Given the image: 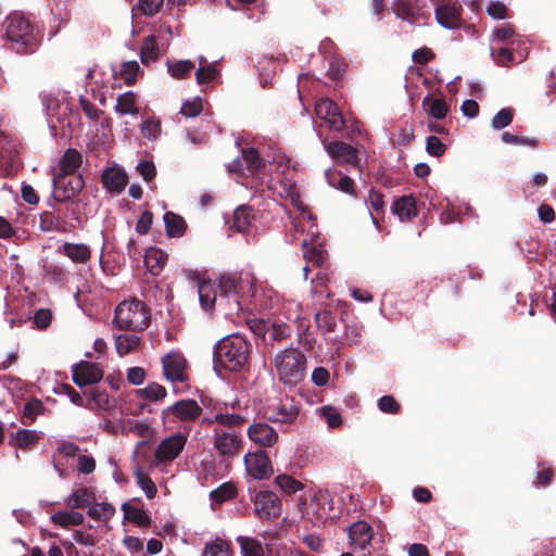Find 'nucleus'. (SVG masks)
<instances>
[{
    "mask_svg": "<svg viewBox=\"0 0 556 556\" xmlns=\"http://www.w3.org/2000/svg\"><path fill=\"white\" fill-rule=\"evenodd\" d=\"M292 204L296 213L293 220V229L295 232L293 238L298 239V233L306 232V236L302 239L301 243L304 252V258L307 263L320 265L325 258V250L321 244L316 243V239L318 237L317 225L312 217V214L298 197L292 198Z\"/></svg>",
    "mask_w": 556,
    "mask_h": 556,
    "instance_id": "obj_1",
    "label": "nucleus"
},
{
    "mask_svg": "<svg viewBox=\"0 0 556 556\" xmlns=\"http://www.w3.org/2000/svg\"><path fill=\"white\" fill-rule=\"evenodd\" d=\"M46 113L53 137L66 138L77 122L78 113L74 110L72 99L66 92H58L45 98Z\"/></svg>",
    "mask_w": 556,
    "mask_h": 556,
    "instance_id": "obj_2",
    "label": "nucleus"
},
{
    "mask_svg": "<svg viewBox=\"0 0 556 556\" xmlns=\"http://www.w3.org/2000/svg\"><path fill=\"white\" fill-rule=\"evenodd\" d=\"M249 354L250 345L243 337L228 336L217 343L215 362L227 370L238 371L247 365Z\"/></svg>",
    "mask_w": 556,
    "mask_h": 556,
    "instance_id": "obj_3",
    "label": "nucleus"
},
{
    "mask_svg": "<svg viewBox=\"0 0 556 556\" xmlns=\"http://www.w3.org/2000/svg\"><path fill=\"white\" fill-rule=\"evenodd\" d=\"M5 36L11 49L17 53L33 52L37 47V36L30 22L20 13H13L7 18Z\"/></svg>",
    "mask_w": 556,
    "mask_h": 556,
    "instance_id": "obj_4",
    "label": "nucleus"
},
{
    "mask_svg": "<svg viewBox=\"0 0 556 556\" xmlns=\"http://www.w3.org/2000/svg\"><path fill=\"white\" fill-rule=\"evenodd\" d=\"M149 320L146 304L137 299L123 301L115 309L114 324L118 329L142 331L149 326Z\"/></svg>",
    "mask_w": 556,
    "mask_h": 556,
    "instance_id": "obj_5",
    "label": "nucleus"
},
{
    "mask_svg": "<svg viewBox=\"0 0 556 556\" xmlns=\"http://www.w3.org/2000/svg\"><path fill=\"white\" fill-rule=\"evenodd\" d=\"M273 363L280 380L285 383L296 384L304 379L305 356L300 350L289 348L279 351L274 356Z\"/></svg>",
    "mask_w": 556,
    "mask_h": 556,
    "instance_id": "obj_6",
    "label": "nucleus"
},
{
    "mask_svg": "<svg viewBox=\"0 0 556 556\" xmlns=\"http://www.w3.org/2000/svg\"><path fill=\"white\" fill-rule=\"evenodd\" d=\"M219 289L223 292L219 298V304L222 305L224 299H226L230 313H233L241 309L244 296L253 295V279L249 275L240 279L230 276L223 277L219 282Z\"/></svg>",
    "mask_w": 556,
    "mask_h": 556,
    "instance_id": "obj_7",
    "label": "nucleus"
},
{
    "mask_svg": "<svg viewBox=\"0 0 556 556\" xmlns=\"http://www.w3.org/2000/svg\"><path fill=\"white\" fill-rule=\"evenodd\" d=\"M262 414L271 422L292 424L299 416V407L292 397L285 395L268 400Z\"/></svg>",
    "mask_w": 556,
    "mask_h": 556,
    "instance_id": "obj_8",
    "label": "nucleus"
},
{
    "mask_svg": "<svg viewBox=\"0 0 556 556\" xmlns=\"http://www.w3.org/2000/svg\"><path fill=\"white\" fill-rule=\"evenodd\" d=\"M162 374L170 383L185 382L188 379V361L178 350H170L161 357Z\"/></svg>",
    "mask_w": 556,
    "mask_h": 556,
    "instance_id": "obj_9",
    "label": "nucleus"
},
{
    "mask_svg": "<svg viewBox=\"0 0 556 556\" xmlns=\"http://www.w3.org/2000/svg\"><path fill=\"white\" fill-rule=\"evenodd\" d=\"M187 443V435L176 432L164 438L154 451L153 465L168 464L174 462L184 451Z\"/></svg>",
    "mask_w": 556,
    "mask_h": 556,
    "instance_id": "obj_10",
    "label": "nucleus"
},
{
    "mask_svg": "<svg viewBox=\"0 0 556 556\" xmlns=\"http://www.w3.org/2000/svg\"><path fill=\"white\" fill-rule=\"evenodd\" d=\"M213 443L216 452L223 458L231 459L242 450V438L232 430H214Z\"/></svg>",
    "mask_w": 556,
    "mask_h": 556,
    "instance_id": "obj_11",
    "label": "nucleus"
},
{
    "mask_svg": "<svg viewBox=\"0 0 556 556\" xmlns=\"http://www.w3.org/2000/svg\"><path fill=\"white\" fill-rule=\"evenodd\" d=\"M86 408L97 412L99 415L117 417V400L106 391L92 388L86 393Z\"/></svg>",
    "mask_w": 556,
    "mask_h": 556,
    "instance_id": "obj_12",
    "label": "nucleus"
},
{
    "mask_svg": "<svg viewBox=\"0 0 556 556\" xmlns=\"http://www.w3.org/2000/svg\"><path fill=\"white\" fill-rule=\"evenodd\" d=\"M435 3V18L447 29H455L462 25V5L457 0H433Z\"/></svg>",
    "mask_w": 556,
    "mask_h": 556,
    "instance_id": "obj_13",
    "label": "nucleus"
},
{
    "mask_svg": "<svg viewBox=\"0 0 556 556\" xmlns=\"http://www.w3.org/2000/svg\"><path fill=\"white\" fill-rule=\"evenodd\" d=\"M254 514L260 519L278 518L281 514V502L278 496L270 491H260L253 498Z\"/></svg>",
    "mask_w": 556,
    "mask_h": 556,
    "instance_id": "obj_14",
    "label": "nucleus"
},
{
    "mask_svg": "<svg viewBox=\"0 0 556 556\" xmlns=\"http://www.w3.org/2000/svg\"><path fill=\"white\" fill-rule=\"evenodd\" d=\"M84 187L80 176L62 175L53 179V197L63 202L74 198Z\"/></svg>",
    "mask_w": 556,
    "mask_h": 556,
    "instance_id": "obj_15",
    "label": "nucleus"
},
{
    "mask_svg": "<svg viewBox=\"0 0 556 556\" xmlns=\"http://www.w3.org/2000/svg\"><path fill=\"white\" fill-rule=\"evenodd\" d=\"M315 113L331 130L337 131L344 127L342 114L339 112L337 104L328 98H323L317 101Z\"/></svg>",
    "mask_w": 556,
    "mask_h": 556,
    "instance_id": "obj_16",
    "label": "nucleus"
},
{
    "mask_svg": "<svg viewBox=\"0 0 556 556\" xmlns=\"http://www.w3.org/2000/svg\"><path fill=\"white\" fill-rule=\"evenodd\" d=\"M244 466L248 475L256 480L265 479L271 472L270 460L263 451L245 454Z\"/></svg>",
    "mask_w": 556,
    "mask_h": 556,
    "instance_id": "obj_17",
    "label": "nucleus"
},
{
    "mask_svg": "<svg viewBox=\"0 0 556 556\" xmlns=\"http://www.w3.org/2000/svg\"><path fill=\"white\" fill-rule=\"evenodd\" d=\"M73 381L78 387L99 382L103 378V370L97 364L80 362L73 366Z\"/></svg>",
    "mask_w": 556,
    "mask_h": 556,
    "instance_id": "obj_18",
    "label": "nucleus"
},
{
    "mask_svg": "<svg viewBox=\"0 0 556 556\" xmlns=\"http://www.w3.org/2000/svg\"><path fill=\"white\" fill-rule=\"evenodd\" d=\"M248 437L262 447H271L278 442L277 431L266 422H254L248 428Z\"/></svg>",
    "mask_w": 556,
    "mask_h": 556,
    "instance_id": "obj_19",
    "label": "nucleus"
},
{
    "mask_svg": "<svg viewBox=\"0 0 556 556\" xmlns=\"http://www.w3.org/2000/svg\"><path fill=\"white\" fill-rule=\"evenodd\" d=\"M331 496L328 492H318L311 500L305 514L317 521H325L331 517Z\"/></svg>",
    "mask_w": 556,
    "mask_h": 556,
    "instance_id": "obj_20",
    "label": "nucleus"
},
{
    "mask_svg": "<svg viewBox=\"0 0 556 556\" xmlns=\"http://www.w3.org/2000/svg\"><path fill=\"white\" fill-rule=\"evenodd\" d=\"M166 46H168V39L162 37L159 41L154 35L146 37L140 49L141 62L144 65L155 62L163 54Z\"/></svg>",
    "mask_w": 556,
    "mask_h": 556,
    "instance_id": "obj_21",
    "label": "nucleus"
},
{
    "mask_svg": "<svg viewBox=\"0 0 556 556\" xmlns=\"http://www.w3.org/2000/svg\"><path fill=\"white\" fill-rule=\"evenodd\" d=\"M372 538L374 530L366 521H356L349 528L350 544L354 548H367Z\"/></svg>",
    "mask_w": 556,
    "mask_h": 556,
    "instance_id": "obj_22",
    "label": "nucleus"
},
{
    "mask_svg": "<svg viewBox=\"0 0 556 556\" xmlns=\"http://www.w3.org/2000/svg\"><path fill=\"white\" fill-rule=\"evenodd\" d=\"M324 144L331 157L353 166L358 165V151L350 144L340 141Z\"/></svg>",
    "mask_w": 556,
    "mask_h": 556,
    "instance_id": "obj_23",
    "label": "nucleus"
},
{
    "mask_svg": "<svg viewBox=\"0 0 556 556\" xmlns=\"http://www.w3.org/2000/svg\"><path fill=\"white\" fill-rule=\"evenodd\" d=\"M202 408L194 400H181L168 406L163 413L173 414L181 420H192L200 416Z\"/></svg>",
    "mask_w": 556,
    "mask_h": 556,
    "instance_id": "obj_24",
    "label": "nucleus"
},
{
    "mask_svg": "<svg viewBox=\"0 0 556 556\" xmlns=\"http://www.w3.org/2000/svg\"><path fill=\"white\" fill-rule=\"evenodd\" d=\"M146 408L144 403L141 397L136 396V390L132 394H130L123 403L119 404L117 410V419L121 422H125L129 420V417L139 416L143 413Z\"/></svg>",
    "mask_w": 556,
    "mask_h": 556,
    "instance_id": "obj_25",
    "label": "nucleus"
},
{
    "mask_svg": "<svg viewBox=\"0 0 556 556\" xmlns=\"http://www.w3.org/2000/svg\"><path fill=\"white\" fill-rule=\"evenodd\" d=\"M74 263H87L91 257V250L85 243L66 242L58 250Z\"/></svg>",
    "mask_w": 556,
    "mask_h": 556,
    "instance_id": "obj_26",
    "label": "nucleus"
},
{
    "mask_svg": "<svg viewBox=\"0 0 556 556\" xmlns=\"http://www.w3.org/2000/svg\"><path fill=\"white\" fill-rule=\"evenodd\" d=\"M102 184L108 190L119 192L126 186V174L121 168H106L102 174Z\"/></svg>",
    "mask_w": 556,
    "mask_h": 556,
    "instance_id": "obj_27",
    "label": "nucleus"
},
{
    "mask_svg": "<svg viewBox=\"0 0 556 556\" xmlns=\"http://www.w3.org/2000/svg\"><path fill=\"white\" fill-rule=\"evenodd\" d=\"M167 254L157 248L149 249L144 254V264L153 276L160 275L167 262Z\"/></svg>",
    "mask_w": 556,
    "mask_h": 556,
    "instance_id": "obj_28",
    "label": "nucleus"
},
{
    "mask_svg": "<svg viewBox=\"0 0 556 556\" xmlns=\"http://www.w3.org/2000/svg\"><path fill=\"white\" fill-rule=\"evenodd\" d=\"M199 301L203 309L210 311L217 301V288L211 280H202L198 286Z\"/></svg>",
    "mask_w": 556,
    "mask_h": 556,
    "instance_id": "obj_29",
    "label": "nucleus"
},
{
    "mask_svg": "<svg viewBox=\"0 0 556 556\" xmlns=\"http://www.w3.org/2000/svg\"><path fill=\"white\" fill-rule=\"evenodd\" d=\"M50 519L55 526L68 528L72 526L81 525L85 520V517L81 513L75 511L72 508L56 511L55 514L51 515Z\"/></svg>",
    "mask_w": 556,
    "mask_h": 556,
    "instance_id": "obj_30",
    "label": "nucleus"
},
{
    "mask_svg": "<svg viewBox=\"0 0 556 556\" xmlns=\"http://www.w3.org/2000/svg\"><path fill=\"white\" fill-rule=\"evenodd\" d=\"M422 109L434 119H443L448 112V105L442 98L427 96L422 100Z\"/></svg>",
    "mask_w": 556,
    "mask_h": 556,
    "instance_id": "obj_31",
    "label": "nucleus"
},
{
    "mask_svg": "<svg viewBox=\"0 0 556 556\" xmlns=\"http://www.w3.org/2000/svg\"><path fill=\"white\" fill-rule=\"evenodd\" d=\"M166 233L168 237L172 238H179L182 237L186 232V223L185 219L174 213V212H166L163 216Z\"/></svg>",
    "mask_w": 556,
    "mask_h": 556,
    "instance_id": "obj_32",
    "label": "nucleus"
},
{
    "mask_svg": "<svg viewBox=\"0 0 556 556\" xmlns=\"http://www.w3.org/2000/svg\"><path fill=\"white\" fill-rule=\"evenodd\" d=\"M325 175L328 184L333 188L349 194H352L354 192V184L349 176L343 175L342 173L334 169L326 170Z\"/></svg>",
    "mask_w": 556,
    "mask_h": 556,
    "instance_id": "obj_33",
    "label": "nucleus"
},
{
    "mask_svg": "<svg viewBox=\"0 0 556 556\" xmlns=\"http://www.w3.org/2000/svg\"><path fill=\"white\" fill-rule=\"evenodd\" d=\"M392 211L401 220H409L417 214L415 200L412 197H402L394 203Z\"/></svg>",
    "mask_w": 556,
    "mask_h": 556,
    "instance_id": "obj_34",
    "label": "nucleus"
},
{
    "mask_svg": "<svg viewBox=\"0 0 556 556\" xmlns=\"http://www.w3.org/2000/svg\"><path fill=\"white\" fill-rule=\"evenodd\" d=\"M265 162L268 163L270 170L279 175H287L291 169V160L281 151L267 154Z\"/></svg>",
    "mask_w": 556,
    "mask_h": 556,
    "instance_id": "obj_35",
    "label": "nucleus"
},
{
    "mask_svg": "<svg viewBox=\"0 0 556 556\" xmlns=\"http://www.w3.org/2000/svg\"><path fill=\"white\" fill-rule=\"evenodd\" d=\"M40 439V434L35 430L21 429L11 435V443L21 448L33 447Z\"/></svg>",
    "mask_w": 556,
    "mask_h": 556,
    "instance_id": "obj_36",
    "label": "nucleus"
},
{
    "mask_svg": "<svg viewBox=\"0 0 556 556\" xmlns=\"http://www.w3.org/2000/svg\"><path fill=\"white\" fill-rule=\"evenodd\" d=\"M116 113L125 115H136L138 113V106L136 104V94L132 91L122 93L116 99L114 106Z\"/></svg>",
    "mask_w": 556,
    "mask_h": 556,
    "instance_id": "obj_37",
    "label": "nucleus"
},
{
    "mask_svg": "<svg viewBox=\"0 0 556 556\" xmlns=\"http://www.w3.org/2000/svg\"><path fill=\"white\" fill-rule=\"evenodd\" d=\"M415 4L416 0H395L394 12L400 18L413 23L418 17V10Z\"/></svg>",
    "mask_w": 556,
    "mask_h": 556,
    "instance_id": "obj_38",
    "label": "nucleus"
},
{
    "mask_svg": "<svg viewBox=\"0 0 556 556\" xmlns=\"http://www.w3.org/2000/svg\"><path fill=\"white\" fill-rule=\"evenodd\" d=\"M166 395V389L157 382H150L147 387L136 390L137 397L151 402L162 401Z\"/></svg>",
    "mask_w": 556,
    "mask_h": 556,
    "instance_id": "obj_39",
    "label": "nucleus"
},
{
    "mask_svg": "<svg viewBox=\"0 0 556 556\" xmlns=\"http://www.w3.org/2000/svg\"><path fill=\"white\" fill-rule=\"evenodd\" d=\"M254 219L252 208L245 205L239 206L233 213L232 227L239 232H244L249 229Z\"/></svg>",
    "mask_w": 556,
    "mask_h": 556,
    "instance_id": "obj_40",
    "label": "nucleus"
},
{
    "mask_svg": "<svg viewBox=\"0 0 556 556\" xmlns=\"http://www.w3.org/2000/svg\"><path fill=\"white\" fill-rule=\"evenodd\" d=\"M139 344L140 338L137 334H119L115 337V348L121 356L136 351Z\"/></svg>",
    "mask_w": 556,
    "mask_h": 556,
    "instance_id": "obj_41",
    "label": "nucleus"
},
{
    "mask_svg": "<svg viewBox=\"0 0 556 556\" xmlns=\"http://www.w3.org/2000/svg\"><path fill=\"white\" fill-rule=\"evenodd\" d=\"M92 500L91 492L86 488L74 490L64 501L70 508H84L90 504Z\"/></svg>",
    "mask_w": 556,
    "mask_h": 556,
    "instance_id": "obj_42",
    "label": "nucleus"
},
{
    "mask_svg": "<svg viewBox=\"0 0 556 556\" xmlns=\"http://www.w3.org/2000/svg\"><path fill=\"white\" fill-rule=\"evenodd\" d=\"M237 542L240 545L242 556H264L263 544L253 538L238 536Z\"/></svg>",
    "mask_w": 556,
    "mask_h": 556,
    "instance_id": "obj_43",
    "label": "nucleus"
},
{
    "mask_svg": "<svg viewBox=\"0 0 556 556\" xmlns=\"http://www.w3.org/2000/svg\"><path fill=\"white\" fill-rule=\"evenodd\" d=\"M125 518L130 522L140 526L148 527L151 523V518L148 513L139 507L130 506L128 504L123 505Z\"/></svg>",
    "mask_w": 556,
    "mask_h": 556,
    "instance_id": "obj_44",
    "label": "nucleus"
},
{
    "mask_svg": "<svg viewBox=\"0 0 556 556\" xmlns=\"http://www.w3.org/2000/svg\"><path fill=\"white\" fill-rule=\"evenodd\" d=\"M166 66L169 75L175 79L187 78L194 68V64L190 60L167 62Z\"/></svg>",
    "mask_w": 556,
    "mask_h": 556,
    "instance_id": "obj_45",
    "label": "nucleus"
},
{
    "mask_svg": "<svg viewBox=\"0 0 556 556\" xmlns=\"http://www.w3.org/2000/svg\"><path fill=\"white\" fill-rule=\"evenodd\" d=\"M81 154L74 149H68L61 161V170L63 174L72 175L81 165Z\"/></svg>",
    "mask_w": 556,
    "mask_h": 556,
    "instance_id": "obj_46",
    "label": "nucleus"
},
{
    "mask_svg": "<svg viewBox=\"0 0 556 556\" xmlns=\"http://www.w3.org/2000/svg\"><path fill=\"white\" fill-rule=\"evenodd\" d=\"M275 483L288 495L295 494L303 489V483L289 475H278L275 478Z\"/></svg>",
    "mask_w": 556,
    "mask_h": 556,
    "instance_id": "obj_47",
    "label": "nucleus"
},
{
    "mask_svg": "<svg viewBox=\"0 0 556 556\" xmlns=\"http://www.w3.org/2000/svg\"><path fill=\"white\" fill-rule=\"evenodd\" d=\"M203 556H230V546L223 539H215L205 544Z\"/></svg>",
    "mask_w": 556,
    "mask_h": 556,
    "instance_id": "obj_48",
    "label": "nucleus"
},
{
    "mask_svg": "<svg viewBox=\"0 0 556 556\" xmlns=\"http://www.w3.org/2000/svg\"><path fill=\"white\" fill-rule=\"evenodd\" d=\"M236 494L237 489L235 484L231 482H226L223 483L217 489L213 490L210 496L213 503L220 504L223 502L233 498Z\"/></svg>",
    "mask_w": 556,
    "mask_h": 556,
    "instance_id": "obj_49",
    "label": "nucleus"
},
{
    "mask_svg": "<svg viewBox=\"0 0 556 556\" xmlns=\"http://www.w3.org/2000/svg\"><path fill=\"white\" fill-rule=\"evenodd\" d=\"M134 476L137 484L144 492L147 497L153 498L156 495V486L154 482L139 467L135 469Z\"/></svg>",
    "mask_w": 556,
    "mask_h": 556,
    "instance_id": "obj_50",
    "label": "nucleus"
},
{
    "mask_svg": "<svg viewBox=\"0 0 556 556\" xmlns=\"http://www.w3.org/2000/svg\"><path fill=\"white\" fill-rule=\"evenodd\" d=\"M140 74V66L137 61H127L122 64V67L116 75L121 77L126 84L132 85L137 76Z\"/></svg>",
    "mask_w": 556,
    "mask_h": 556,
    "instance_id": "obj_51",
    "label": "nucleus"
},
{
    "mask_svg": "<svg viewBox=\"0 0 556 556\" xmlns=\"http://www.w3.org/2000/svg\"><path fill=\"white\" fill-rule=\"evenodd\" d=\"M114 513V507L108 503H96L88 509V515L98 520H109Z\"/></svg>",
    "mask_w": 556,
    "mask_h": 556,
    "instance_id": "obj_52",
    "label": "nucleus"
},
{
    "mask_svg": "<svg viewBox=\"0 0 556 556\" xmlns=\"http://www.w3.org/2000/svg\"><path fill=\"white\" fill-rule=\"evenodd\" d=\"M164 4V0H138L132 11H138L146 16L155 15Z\"/></svg>",
    "mask_w": 556,
    "mask_h": 556,
    "instance_id": "obj_53",
    "label": "nucleus"
},
{
    "mask_svg": "<svg viewBox=\"0 0 556 556\" xmlns=\"http://www.w3.org/2000/svg\"><path fill=\"white\" fill-rule=\"evenodd\" d=\"M514 118V110L505 108L500 110L492 118L491 126L495 130L509 126Z\"/></svg>",
    "mask_w": 556,
    "mask_h": 556,
    "instance_id": "obj_54",
    "label": "nucleus"
},
{
    "mask_svg": "<svg viewBox=\"0 0 556 556\" xmlns=\"http://www.w3.org/2000/svg\"><path fill=\"white\" fill-rule=\"evenodd\" d=\"M141 134L149 140H155L161 134L160 121L155 118H148L142 121L140 126Z\"/></svg>",
    "mask_w": 556,
    "mask_h": 556,
    "instance_id": "obj_55",
    "label": "nucleus"
},
{
    "mask_svg": "<svg viewBox=\"0 0 556 556\" xmlns=\"http://www.w3.org/2000/svg\"><path fill=\"white\" fill-rule=\"evenodd\" d=\"M493 42L514 43L515 29L510 24H505L493 30Z\"/></svg>",
    "mask_w": 556,
    "mask_h": 556,
    "instance_id": "obj_56",
    "label": "nucleus"
},
{
    "mask_svg": "<svg viewBox=\"0 0 556 556\" xmlns=\"http://www.w3.org/2000/svg\"><path fill=\"white\" fill-rule=\"evenodd\" d=\"M217 75L218 72L213 64L201 65L195 71V79L199 85L213 81Z\"/></svg>",
    "mask_w": 556,
    "mask_h": 556,
    "instance_id": "obj_57",
    "label": "nucleus"
},
{
    "mask_svg": "<svg viewBox=\"0 0 556 556\" xmlns=\"http://www.w3.org/2000/svg\"><path fill=\"white\" fill-rule=\"evenodd\" d=\"M203 110V102L200 97L187 100L182 103L180 113L186 117H194Z\"/></svg>",
    "mask_w": 556,
    "mask_h": 556,
    "instance_id": "obj_58",
    "label": "nucleus"
},
{
    "mask_svg": "<svg viewBox=\"0 0 556 556\" xmlns=\"http://www.w3.org/2000/svg\"><path fill=\"white\" fill-rule=\"evenodd\" d=\"M501 139L506 144H519V146H528V147H536L539 141L535 138H529V137H519L515 136L510 132H503L501 135Z\"/></svg>",
    "mask_w": 556,
    "mask_h": 556,
    "instance_id": "obj_59",
    "label": "nucleus"
},
{
    "mask_svg": "<svg viewBox=\"0 0 556 556\" xmlns=\"http://www.w3.org/2000/svg\"><path fill=\"white\" fill-rule=\"evenodd\" d=\"M243 160L251 174H256L262 167V161L254 149L243 150Z\"/></svg>",
    "mask_w": 556,
    "mask_h": 556,
    "instance_id": "obj_60",
    "label": "nucleus"
},
{
    "mask_svg": "<svg viewBox=\"0 0 556 556\" xmlns=\"http://www.w3.org/2000/svg\"><path fill=\"white\" fill-rule=\"evenodd\" d=\"M123 432H134L139 437H147L149 433V424L147 421L127 420L122 425Z\"/></svg>",
    "mask_w": 556,
    "mask_h": 556,
    "instance_id": "obj_61",
    "label": "nucleus"
},
{
    "mask_svg": "<svg viewBox=\"0 0 556 556\" xmlns=\"http://www.w3.org/2000/svg\"><path fill=\"white\" fill-rule=\"evenodd\" d=\"M245 419L239 414H216L211 422H217L222 426L235 427L240 426Z\"/></svg>",
    "mask_w": 556,
    "mask_h": 556,
    "instance_id": "obj_62",
    "label": "nucleus"
},
{
    "mask_svg": "<svg viewBox=\"0 0 556 556\" xmlns=\"http://www.w3.org/2000/svg\"><path fill=\"white\" fill-rule=\"evenodd\" d=\"M486 12L494 20H505L508 17L507 8L501 1H491L486 7Z\"/></svg>",
    "mask_w": 556,
    "mask_h": 556,
    "instance_id": "obj_63",
    "label": "nucleus"
},
{
    "mask_svg": "<svg viewBox=\"0 0 556 556\" xmlns=\"http://www.w3.org/2000/svg\"><path fill=\"white\" fill-rule=\"evenodd\" d=\"M321 414L330 428H337L341 425V415L336 408L331 406H324L321 408Z\"/></svg>",
    "mask_w": 556,
    "mask_h": 556,
    "instance_id": "obj_64",
    "label": "nucleus"
}]
</instances>
